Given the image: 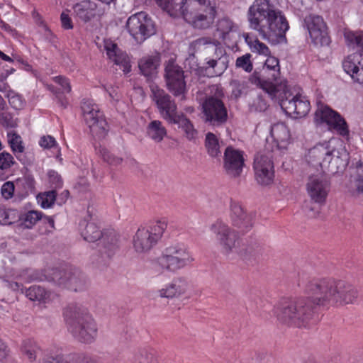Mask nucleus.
<instances>
[{
    "mask_svg": "<svg viewBox=\"0 0 363 363\" xmlns=\"http://www.w3.org/2000/svg\"><path fill=\"white\" fill-rule=\"evenodd\" d=\"M304 291L308 295L306 298L285 301L276 308L275 314L280 323L298 328L306 327L316 306L350 304L357 297L356 289L341 280H309L306 283Z\"/></svg>",
    "mask_w": 363,
    "mask_h": 363,
    "instance_id": "nucleus-1",
    "label": "nucleus"
},
{
    "mask_svg": "<svg viewBox=\"0 0 363 363\" xmlns=\"http://www.w3.org/2000/svg\"><path fill=\"white\" fill-rule=\"evenodd\" d=\"M271 1L255 0L247 17L251 29L256 30L264 40L277 44L286 40L289 24L282 12Z\"/></svg>",
    "mask_w": 363,
    "mask_h": 363,
    "instance_id": "nucleus-2",
    "label": "nucleus"
},
{
    "mask_svg": "<svg viewBox=\"0 0 363 363\" xmlns=\"http://www.w3.org/2000/svg\"><path fill=\"white\" fill-rule=\"evenodd\" d=\"M306 158L309 165L306 174L310 182H320L323 179L324 164H329L332 172L342 170L348 164V154L345 147L334 139L310 149Z\"/></svg>",
    "mask_w": 363,
    "mask_h": 363,
    "instance_id": "nucleus-3",
    "label": "nucleus"
},
{
    "mask_svg": "<svg viewBox=\"0 0 363 363\" xmlns=\"http://www.w3.org/2000/svg\"><path fill=\"white\" fill-rule=\"evenodd\" d=\"M68 331L82 342H93L97 335V327L87 309L79 304H70L64 311Z\"/></svg>",
    "mask_w": 363,
    "mask_h": 363,
    "instance_id": "nucleus-4",
    "label": "nucleus"
},
{
    "mask_svg": "<svg viewBox=\"0 0 363 363\" xmlns=\"http://www.w3.org/2000/svg\"><path fill=\"white\" fill-rule=\"evenodd\" d=\"M179 13L194 28L207 30L212 27L216 16L214 0H183Z\"/></svg>",
    "mask_w": 363,
    "mask_h": 363,
    "instance_id": "nucleus-5",
    "label": "nucleus"
},
{
    "mask_svg": "<svg viewBox=\"0 0 363 363\" xmlns=\"http://www.w3.org/2000/svg\"><path fill=\"white\" fill-rule=\"evenodd\" d=\"M208 92L201 99V118L208 125L219 128L226 123L228 118V109L223 98V89L218 84H213L208 88Z\"/></svg>",
    "mask_w": 363,
    "mask_h": 363,
    "instance_id": "nucleus-6",
    "label": "nucleus"
},
{
    "mask_svg": "<svg viewBox=\"0 0 363 363\" xmlns=\"http://www.w3.org/2000/svg\"><path fill=\"white\" fill-rule=\"evenodd\" d=\"M262 75L254 72L249 78L250 82L264 91L272 98L277 96L279 91L286 85V82H279V60L274 57H269L264 63Z\"/></svg>",
    "mask_w": 363,
    "mask_h": 363,
    "instance_id": "nucleus-7",
    "label": "nucleus"
},
{
    "mask_svg": "<svg viewBox=\"0 0 363 363\" xmlns=\"http://www.w3.org/2000/svg\"><path fill=\"white\" fill-rule=\"evenodd\" d=\"M194 258L189 248L182 243H176L167 247L157 258V264L164 271L177 272L191 265Z\"/></svg>",
    "mask_w": 363,
    "mask_h": 363,
    "instance_id": "nucleus-8",
    "label": "nucleus"
},
{
    "mask_svg": "<svg viewBox=\"0 0 363 363\" xmlns=\"http://www.w3.org/2000/svg\"><path fill=\"white\" fill-rule=\"evenodd\" d=\"M344 36L348 45L359 48L363 52L362 32L345 30ZM342 67L354 82L363 84V57L361 55H348L342 62Z\"/></svg>",
    "mask_w": 363,
    "mask_h": 363,
    "instance_id": "nucleus-9",
    "label": "nucleus"
},
{
    "mask_svg": "<svg viewBox=\"0 0 363 363\" xmlns=\"http://www.w3.org/2000/svg\"><path fill=\"white\" fill-rule=\"evenodd\" d=\"M210 230L215 235L217 245L223 255L230 256L239 252L240 240L238 231L220 219L211 225Z\"/></svg>",
    "mask_w": 363,
    "mask_h": 363,
    "instance_id": "nucleus-10",
    "label": "nucleus"
},
{
    "mask_svg": "<svg viewBox=\"0 0 363 363\" xmlns=\"http://www.w3.org/2000/svg\"><path fill=\"white\" fill-rule=\"evenodd\" d=\"M82 111L83 119L92 136L96 140L104 139L107 135L108 126L98 105L90 100H84L82 103Z\"/></svg>",
    "mask_w": 363,
    "mask_h": 363,
    "instance_id": "nucleus-11",
    "label": "nucleus"
},
{
    "mask_svg": "<svg viewBox=\"0 0 363 363\" xmlns=\"http://www.w3.org/2000/svg\"><path fill=\"white\" fill-rule=\"evenodd\" d=\"M49 281L74 291H82L89 286L86 275L79 269L67 270L53 269L49 274Z\"/></svg>",
    "mask_w": 363,
    "mask_h": 363,
    "instance_id": "nucleus-12",
    "label": "nucleus"
},
{
    "mask_svg": "<svg viewBox=\"0 0 363 363\" xmlns=\"http://www.w3.org/2000/svg\"><path fill=\"white\" fill-rule=\"evenodd\" d=\"M277 94H279V104L286 114L294 118H302L309 112L311 108L309 101L301 95H294L287 85Z\"/></svg>",
    "mask_w": 363,
    "mask_h": 363,
    "instance_id": "nucleus-13",
    "label": "nucleus"
},
{
    "mask_svg": "<svg viewBox=\"0 0 363 363\" xmlns=\"http://www.w3.org/2000/svg\"><path fill=\"white\" fill-rule=\"evenodd\" d=\"M130 35L138 43L156 33V26L152 18L143 11L130 16L126 23Z\"/></svg>",
    "mask_w": 363,
    "mask_h": 363,
    "instance_id": "nucleus-14",
    "label": "nucleus"
},
{
    "mask_svg": "<svg viewBox=\"0 0 363 363\" xmlns=\"http://www.w3.org/2000/svg\"><path fill=\"white\" fill-rule=\"evenodd\" d=\"M151 98L155 103L159 113L169 123L179 113L177 106L172 97L157 84L150 85Z\"/></svg>",
    "mask_w": 363,
    "mask_h": 363,
    "instance_id": "nucleus-15",
    "label": "nucleus"
},
{
    "mask_svg": "<svg viewBox=\"0 0 363 363\" xmlns=\"http://www.w3.org/2000/svg\"><path fill=\"white\" fill-rule=\"evenodd\" d=\"M164 79L167 89L174 96H183L186 92L184 72L182 68L169 60L164 69Z\"/></svg>",
    "mask_w": 363,
    "mask_h": 363,
    "instance_id": "nucleus-16",
    "label": "nucleus"
},
{
    "mask_svg": "<svg viewBox=\"0 0 363 363\" xmlns=\"http://www.w3.org/2000/svg\"><path fill=\"white\" fill-rule=\"evenodd\" d=\"M315 121L317 123H325L330 129L336 130L342 136L349 133L348 127L345 119L336 111L327 106L318 105L315 113Z\"/></svg>",
    "mask_w": 363,
    "mask_h": 363,
    "instance_id": "nucleus-17",
    "label": "nucleus"
},
{
    "mask_svg": "<svg viewBox=\"0 0 363 363\" xmlns=\"http://www.w3.org/2000/svg\"><path fill=\"white\" fill-rule=\"evenodd\" d=\"M230 211L232 225L241 233H247L252 228L255 223V213H247L238 201L233 200L230 201Z\"/></svg>",
    "mask_w": 363,
    "mask_h": 363,
    "instance_id": "nucleus-18",
    "label": "nucleus"
},
{
    "mask_svg": "<svg viewBox=\"0 0 363 363\" xmlns=\"http://www.w3.org/2000/svg\"><path fill=\"white\" fill-rule=\"evenodd\" d=\"M304 26L314 44L323 45L329 43L327 26L321 16L314 14L306 16Z\"/></svg>",
    "mask_w": 363,
    "mask_h": 363,
    "instance_id": "nucleus-19",
    "label": "nucleus"
},
{
    "mask_svg": "<svg viewBox=\"0 0 363 363\" xmlns=\"http://www.w3.org/2000/svg\"><path fill=\"white\" fill-rule=\"evenodd\" d=\"M205 60V69L211 77L221 75L227 69L230 61L229 55L221 45Z\"/></svg>",
    "mask_w": 363,
    "mask_h": 363,
    "instance_id": "nucleus-20",
    "label": "nucleus"
},
{
    "mask_svg": "<svg viewBox=\"0 0 363 363\" xmlns=\"http://www.w3.org/2000/svg\"><path fill=\"white\" fill-rule=\"evenodd\" d=\"M272 153H257L254 160V170L257 179L262 181L273 180L274 177V165L272 161Z\"/></svg>",
    "mask_w": 363,
    "mask_h": 363,
    "instance_id": "nucleus-21",
    "label": "nucleus"
},
{
    "mask_svg": "<svg viewBox=\"0 0 363 363\" xmlns=\"http://www.w3.org/2000/svg\"><path fill=\"white\" fill-rule=\"evenodd\" d=\"M245 165L243 153L233 147H228L224 152V168L232 177L240 175Z\"/></svg>",
    "mask_w": 363,
    "mask_h": 363,
    "instance_id": "nucleus-22",
    "label": "nucleus"
},
{
    "mask_svg": "<svg viewBox=\"0 0 363 363\" xmlns=\"http://www.w3.org/2000/svg\"><path fill=\"white\" fill-rule=\"evenodd\" d=\"M104 50L108 58L114 64L121 66L124 72L128 73L130 71L128 56L118 48L116 43L110 40H105Z\"/></svg>",
    "mask_w": 363,
    "mask_h": 363,
    "instance_id": "nucleus-23",
    "label": "nucleus"
},
{
    "mask_svg": "<svg viewBox=\"0 0 363 363\" xmlns=\"http://www.w3.org/2000/svg\"><path fill=\"white\" fill-rule=\"evenodd\" d=\"M220 45V43L218 40L211 37H201L191 43L192 50L205 60H208V56Z\"/></svg>",
    "mask_w": 363,
    "mask_h": 363,
    "instance_id": "nucleus-24",
    "label": "nucleus"
},
{
    "mask_svg": "<svg viewBox=\"0 0 363 363\" xmlns=\"http://www.w3.org/2000/svg\"><path fill=\"white\" fill-rule=\"evenodd\" d=\"M188 289V282L184 278L174 279L164 288L159 290L158 293L162 298H176L184 294Z\"/></svg>",
    "mask_w": 363,
    "mask_h": 363,
    "instance_id": "nucleus-25",
    "label": "nucleus"
},
{
    "mask_svg": "<svg viewBox=\"0 0 363 363\" xmlns=\"http://www.w3.org/2000/svg\"><path fill=\"white\" fill-rule=\"evenodd\" d=\"M156 243L146 228H139L133 238V247L138 253L147 252Z\"/></svg>",
    "mask_w": 363,
    "mask_h": 363,
    "instance_id": "nucleus-26",
    "label": "nucleus"
},
{
    "mask_svg": "<svg viewBox=\"0 0 363 363\" xmlns=\"http://www.w3.org/2000/svg\"><path fill=\"white\" fill-rule=\"evenodd\" d=\"M329 183H307L306 191L313 201L323 203L330 191Z\"/></svg>",
    "mask_w": 363,
    "mask_h": 363,
    "instance_id": "nucleus-27",
    "label": "nucleus"
},
{
    "mask_svg": "<svg viewBox=\"0 0 363 363\" xmlns=\"http://www.w3.org/2000/svg\"><path fill=\"white\" fill-rule=\"evenodd\" d=\"M100 250L111 257L118 247V238L114 232L104 233L99 240Z\"/></svg>",
    "mask_w": 363,
    "mask_h": 363,
    "instance_id": "nucleus-28",
    "label": "nucleus"
},
{
    "mask_svg": "<svg viewBox=\"0 0 363 363\" xmlns=\"http://www.w3.org/2000/svg\"><path fill=\"white\" fill-rule=\"evenodd\" d=\"M96 4L90 0L82 1L74 6L76 15L83 21H89L96 15Z\"/></svg>",
    "mask_w": 363,
    "mask_h": 363,
    "instance_id": "nucleus-29",
    "label": "nucleus"
},
{
    "mask_svg": "<svg viewBox=\"0 0 363 363\" xmlns=\"http://www.w3.org/2000/svg\"><path fill=\"white\" fill-rule=\"evenodd\" d=\"M169 123L177 124L189 140L196 138L197 136L198 132L194 128L192 122L183 113H180Z\"/></svg>",
    "mask_w": 363,
    "mask_h": 363,
    "instance_id": "nucleus-30",
    "label": "nucleus"
},
{
    "mask_svg": "<svg viewBox=\"0 0 363 363\" xmlns=\"http://www.w3.org/2000/svg\"><path fill=\"white\" fill-rule=\"evenodd\" d=\"M25 295L32 301L46 303L51 299L52 294L40 286H32L25 291Z\"/></svg>",
    "mask_w": 363,
    "mask_h": 363,
    "instance_id": "nucleus-31",
    "label": "nucleus"
},
{
    "mask_svg": "<svg viewBox=\"0 0 363 363\" xmlns=\"http://www.w3.org/2000/svg\"><path fill=\"white\" fill-rule=\"evenodd\" d=\"M81 226L84 227V228L82 229V235L84 239L88 242H94L95 241H99L104 234L94 222H86V220H84L81 223Z\"/></svg>",
    "mask_w": 363,
    "mask_h": 363,
    "instance_id": "nucleus-32",
    "label": "nucleus"
},
{
    "mask_svg": "<svg viewBox=\"0 0 363 363\" xmlns=\"http://www.w3.org/2000/svg\"><path fill=\"white\" fill-rule=\"evenodd\" d=\"M41 363H96L91 357L83 354H74L67 357H48Z\"/></svg>",
    "mask_w": 363,
    "mask_h": 363,
    "instance_id": "nucleus-33",
    "label": "nucleus"
},
{
    "mask_svg": "<svg viewBox=\"0 0 363 363\" xmlns=\"http://www.w3.org/2000/svg\"><path fill=\"white\" fill-rule=\"evenodd\" d=\"M147 134L152 140L160 143L167 135V130L160 121L155 120L147 125Z\"/></svg>",
    "mask_w": 363,
    "mask_h": 363,
    "instance_id": "nucleus-34",
    "label": "nucleus"
},
{
    "mask_svg": "<svg viewBox=\"0 0 363 363\" xmlns=\"http://www.w3.org/2000/svg\"><path fill=\"white\" fill-rule=\"evenodd\" d=\"M271 135L279 145L287 143L290 139V133L286 125L283 123H279L272 125Z\"/></svg>",
    "mask_w": 363,
    "mask_h": 363,
    "instance_id": "nucleus-35",
    "label": "nucleus"
},
{
    "mask_svg": "<svg viewBox=\"0 0 363 363\" xmlns=\"http://www.w3.org/2000/svg\"><path fill=\"white\" fill-rule=\"evenodd\" d=\"M243 37L252 52L264 56H269L270 55L269 48L264 43L260 42L256 37H252L249 33H244Z\"/></svg>",
    "mask_w": 363,
    "mask_h": 363,
    "instance_id": "nucleus-36",
    "label": "nucleus"
},
{
    "mask_svg": "<svg viewBox=\"0 0 363 363\" xmlns=\"http://www.w3.org/2000/svg\"><path fill=\"white\" fill-rule=\"evenodd\" d=\"M142 74L146 77L152 76L159 65L157 57H147L141 59L138 63Z\"/></svg>",
    "mask_w": 363,
    "mask_h": 363,
    "instance_id": "nucleus-37",
    "label": "nucleus"
},
{
    "mask_svg": "<svg viewBox=\"0 0 363 363\" xmlns=\"http://www.w3.org/2000/svg\"><path fill=\"white\" fill-rule=\"evenodd\" d=\"M96 151L104 162L111 166H119L123 161V157L114 155L104 147L99 146Z\"/></svg>",
    "mask_w": 363,
    "mask_h": 363,
    "instance_id": "nucleus-38",
    "label": "nucleus"
},
{
    "mask_svg": "<svg viewBox=\"0 0 363 363\" xmlns=\"http://www.w3.org/2000/svg\"><path fill=\"white\" fill-rule=\"evenodd\" d=\"M205 145L208 153L213 157L220 156V146L217 137L212 133L206 135Z\"/></svg>",
    "mask_w": 363,
    "mask_h": 363,
    "instance_id": "nucleus-39",
    "label": "nucleus"
},
{
    "mask_svg": "<svg viewBox=\"0 0 363 363\" xmlns=\"http://www.w3.org/2000/svg\"><path fill=\"white\" fill-rule=\"evenodd\" d=\"M237 26L227 17H223L218 21L217 30L220 33L223 40H225L230 32L236 31Z\"/></svg>",
    "mask_w": 363,
    "mask_h": 363,
    "instance_id": "nucleus-40",
    "label": "nucleus"
},
{
    "mask_svg": "<svg viewBox=\"0 0 363 363\" xmlns=\"http://www.w3.org/2000/svg\"><path fill=\"white\" fill-rule=\"evenodd\" d=\"M167 228V220L166 218H162V219L157 220L149 228H146V230H147L149 231L151 236L157 242V241L162 236V235L164 233Z\"/></svg>",
    "mask_w": 363,
    "mask_h": 363,
    "instance_id": "nucleus-41",
    "label": "nucleus"
},
{
    "mask_svg": "<svg viewBox=\"0 0 363 363\" xmlns=\"http://www.w3.org/2000/svg\"><path fill=\"white\" fill-rule=\"evenodd\" d=\"M42 218L41 212L29 211L21 218V225L24 228H31Z\"/></svg>",
    "mask_w": 363,
    "mask_h": 363,
    "instance_id": "nucleus-42",
    "label": "nucleus"
},
{
    "mask_svg": "<svg viewBox=\"0 0 363 363\" xmlns=\"http://www.w3.org/2000/svg\"><path fill=\"white\" fill-rule=\"evenodd\" d=\"M21 350L24 355H26L30 361L33 362L35 360L40 350L34 341L26 340L23 342Z\"/></svg>",
    "mask_w": 363,
    "mask_h": 363,
    "instance_id": "nucleus-43",
    "label": "nucleus"
},
{
    "mask_svg": "<svg viewBox=\"0 0 363 363\" xmlns=\"http://www.w3.org/2000/svg\"><path fill=\"white\" fill-rule=\"evenodd\" d=\"M262 254L263 250L258 245L248 246L240 252V256L247 260H257Z\"/></svg>",
    "mask_w": 363,
    "mask_h": 363,
    "instance_id": "nucleus-44",
    "label": "nucleus"
},
{
    "mask_svg": "<svg viewBox=\"0 0 363 363\" xmlns=\"http://www.w3.org/2000/svg\"><path fill=\"white\" fill-rule=\"evenodd\" d=\"M56 199V191L54 190L40 194L38 196V203L43 208H50L55 202Z\"/></svg>",
    "mask_w": 363,
    "mask_h": 363,
    "instance_id": "nucleus-45",
    "label": "nucleus"
},
{
    "mask_svg": "<svg viewBox=\"0 0 363 363\" xmlns=\"http://www.w3.org/2000/svg\"><path fill=\"white\" fill-rule=\"evenodd\" d=\"M230 86L232 89V96L237 99L246 92L247 83L244 80L233 79L230 82Z\"/></svg>",
    "mask_w": 363,
    "mask_h": 363,
    "instance_id": "nucleus-46",
    "label": "nucleus"
},
{
    "mask_svg": "<svg viewBox=\"0 0 363 363\" xmlns=\"http://www.w3.org/2000/svg\"><path fill=\"white\" fill-rule=\"evenodd\" d=\"M9 142L13 152L21 154L24 151V147L22 145V140L20 135L16 133L8 134Z\"/></svg>",
    "mask_w": 363,
    "mask_h": 363,
    "instance_id": "nucleus-47",
    "label": "nucleus"
},
{
    "mask_svg": "<svg viewBox=\"0 0 363 363\" xmlns=\"http://www.w3.org/2000/svg\"><path fill=\"white\" fill-rule=\"evenodd\" d=\"M251 57L252 55L250 53L238 57L235 62V67L243 69L246 72H250L253 69Z\"/></svg>",
    "mask_w": 363,
    "mask_h": 363,
    "instance_id": "nucleus-48",
    "label": "nucleus"
},
{
    "mask_svg": "<svg viewBox=\"0 0 363 363\" xmlns=\"http://www.w3.org/2000/svg\"><path fill=\"white\" fill-rule=\"evenodd\" d=\"M157 4L163 10L168 12L171 16H176L177 11H179L181 4H174L173 0H155Z\"/></svg>",
    "mask_w": 363,
    "mask_h": 363,
    "instance_id": "nucleus-49",
    "label": "nucleus"
},
{
    "mask_svg": "<svg viewBox=\"0 0 363 363\" xmlns=\"http://www.w3.org/2000/svg\"><path fill=\"white\" fill-rule=\"evenodd\" d=\"M155 357L147 350L142 349L137 351L134 355L133 361L135 363H147Z\"/></svg>",
    "mask_w": 363,
    "mask_h": 363,
    "instance_id": "nucleus-50",
    "label": "nucleus"
},
{
    "mask_svg": "<svg viewBox=\"0 0 363 363\" xmlns=\"http://www.w3.org/2000/svg\"><path fill=\"white\" fill-rule=\"evenodd\" d=\"M345 189L353 197H359L363 194V183H345Z\"/></svg>",
    "mask_w": 363,
    "mask_h": 363,
    "instance_id": "nucleus-51",
    "label": "nucleus"
},
{
    "mask_svg": "<svg viewBox=\"0 0 363 363\" xmlns=\"http://www.w3.org/2000/svg\"><path fill=\"white\" fill-rule=\"evenodd\" d=\"M303 211L309 218H315L320 213V208L311 201L304 203Z\"/></svg>",
    "mask_w": 363,
    "mask_h": 363,
    "instance_id": "nucleus-52",
    "label": "nucleus"
},
{
    "mask_svg": "<svg viewBox=\"0 0 363 363\" xmlns=\"http://www.w3.org/2000/svg\"><path fill=\"white\" fill-rule=\"evenodd\" d=\"M14 164L13 156L6 152L0 153V169H6Z\"/></svg>",
    "mask_w": 363,
    "mask_h": 363,
    "instance_id": "nucleus-53",
    "label": "nucleus"
},
{
    "mask_svg": "<svg viewBox=\"0 0 363 363\" xmlns=\"http://www.w3.org/2000/svg\"><path fill=\"white\" fill-rule=\"evenodd\" d=\"M39 144L43 148L50 149L55 147L57 145V142L53 137L50 135H44L40 138Z\"/></svg>",
    "mask_w": 363,
    "mask_h": 363,
    "instance_id": "nucleus-54",
    "label": "nucleus"
},
{
    "mask_svg": "<svg viewBox=\"0 0 363 363\" xmlns=\"http://www.w3.org/2000/svg\"><path fill=\"white\" fill-rule=\"evenodd\" d=\"M252 108L256 111H264L267 108V101L262 97L258 96L253 101Z\"/></svg>",
    "mask_w": 363,
    "mask_h": 363,
    "instance_id": "nucleus-55",
    "label": "nucleus"
},
{
    "mask_svg": "<svg viewBox=\"0 0 363 363\" xmlns=\"http://www.w3.org/2000/svg\"><path fill=\"white\" fill-rule=\"evenodd\" d=\"M14 183H4L1 187V194L6 199H9L12 197L14 191Z\"/></svg>",
    "mask_w": 363,
    "mask_h": 363,
    "instance_id": "nucleus-56",
    "label": "nucleus"
},
{
    "mask_svg": "<svg viewBox=\"0 0 363 363\" xmlns=\"http://www.w3.org/2000/svg\"><path fill=\"white\" fill-rule=\"evenodd\" d=\"M9 104L16 109H19L23 106V101L21 96L14 93L12 95L9 94Z\"/></svg>",
    "mask_w": 363,
    "mask_h": 363,
    "instance_id": "nucleus-57",
    "label": "nucleus"
},
{
    "mask_svg": "<svg viewBox=\"0 0 363 363\" xmlns=\"http://www.w3.org/2000/svg\"><path fill=\"white\" fill-rule=\"evenodd\" d=\"M55 82L61 85L65 92L69 93L71 91V86L69 82L65 77L62 76L56 77L55 78Z\"/></svg>",
    "mask_w": 363,
    "mask_h": 363,
    "instance_id": "nucleus-58",
    "label": "nucleus"
},
{
    "mask_svg": "<svg viewBox=\"0 0 363 363\" xmlns=\"http://www.w3.org/2000/svg\"><path fill=\"white\" fill-rule=\"evenodd\" d=\"M62 26L65 29H72L73 28L72 22L68 14L62 12L60 16Z\"/></svg>",
    "mask_w": 363,
    "mask_h": 363,
    "instance_id": "nucleus-59",
    "label": "nucleus"
},
{
    "mask_svg": "<svg viewBox=\"0 0 363 363\" xmlns=\"http://www.w3.org/2000/svg\"><path fill=\"white\" fill-rule=\"evenodd\" d=\"M7 346L0 340V360L4 359L9 354Z\"/></svg>",
    "mask_w": 363,
    "mask_h": 363,
    "instance_id": "nucleus-60",
    "label": "nucleus"
},
{
    "mask_svg": "<svg viewBox=\"0 0 363 363\" xmlns=\"http://www.w3.org/2000/svg\"><path fill=\"white\" fill-rule=\"evenodd\" d=\"M48 177L50 182H60L62 179L60 175L54 170L48 172Z\"/></svg>",
    "mask_w": 363,
    "mask_h": 363,
    "instance_id": "nucleus-61",
    "label": "nucleus"
},
{
    "mask_svg": "<svg viewBox=\"0 0 363 363\" xmlns=\"http://www.w3.org/2000/svg\"><path fill=\"white\" fill-rule=\"evenodd\" d=\"M8 287L15 291H21L22 294L25 293L23 289V286L18 282H9L8 281Z\"/></svg>",
    "mask_w": 363,
    "mask_h": 363,
    "instance_id": "nucleus-62",
    "label": "nucleus"
},
{
    "mask_svg": "<svg viewBox=\"0 0 363 363\" xmlns=\"http://www.w3.org/2000/svg\"><path fill=\"white\" fill-rule=\"evenodd\" d=\"M357 172L359 177L358 182H363V164L357 167Z\"/></svg>",
    "mask_w": 363,
    "mask_h": 363,
    "instance_id": "nucleus-63",
    "label": "nucleus"
},
{
    "mask_svg": "<svg viewBox=\"0 0 363 363\" xmlns=\"http://www.w3.org/2000/svg\"><path fill=\"white\" fill-rule=\"evenodd\" d=\"M44 220H45V222L48 223L50 225L51 228H55V221L52 217L45 216L44 218Z\"/></svg>",
    "mask_w": 363,
    "mask_h": 363,
    "instance_id": "nucleus-64",
    "label": "nucleus"
}]
</instances>
